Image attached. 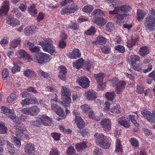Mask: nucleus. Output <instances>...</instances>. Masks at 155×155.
<instances>
[{"instance_id":"f257e3e1","label":"nucleus","mask_w":155,"mask_h":155,"mask_svg":"<svg viewBox=\"0 0 155 155\" xmlns=\"http://www.w3.org/2000/svg\"><path fill=\"white\" fill-rule=\"evenodd\" d=\"M53 42L50 39L45 38L42 42H39L38 44L41 45L43 50L50 53L52 55H54L57 53L55 47L53 45Z\"/></svg>"},{"instance_id":"f03ea898","label":"nucleus","mask_w":155,"mask_h":155,"mask_svg":"<svg viewBox=\"0 0 155 155\" xmlns=\"http://www.w3.org/2000/svg\"><path fill=\"white\" fill-rule=\"evenodd\" d=\"M149 12L152 15L146 18L144 25L146 30L152 31L155 30V9L151 8Z\"/></svg>"},{"instance_id":"7ed1b4c3","label":"nucleus","mask_w":155,"mask_h":155,"mask_svg":"<svg viewBox=\"0 0 155 155\" xmlns=\"http://www.w3.org/2000/svg\"><path fill=\"white\" fill-rule=\"evenodd\" d=\"M61 92V98L64 101V102L61 103V104L64 107L66 108L69 106L70 104L71 103V93L69 89L63 86L62 87Z\"/></svg>"},{"instance_id":"20e7f679","label":"nucleus","mask_w":155,"mask_h":155,"mask_svg":"<svg viewBox=\"0 0 155 155\" xmlns=\"http://www.w3.org/2000/svg\"><path fill=\"white\" fill-rule=\"evenodd\" d=\"M108 83L110 85L114 86L116 85L117 93L118 94H120L125 88V82L124 81H118V79L116 78H114L113 79L110 80Z\"/></svg>"},{"instance_id":"39448f33","label":"nucleus","mask_w":155,"mask_h":155,"mask_svg":"<svg viewBox=\"0 0 155 155\" xmlns=\"http://www.w3.org/2000/svg\"><path fill=\"white\" fill-rule=\"evenodd\" d=\"M131 9V7L129 5H122L120 7H114V9L113 11H109V13L110 15H114L119 12L126 13Z\"/></svg>"},{"instance_id":"423d86ee","label":"nucleus","mask_w":155,"mask_h":155,"mask_svg":"<svg viewBox=\"0 0 155 155\" xmlns=\"http://www.w3.org/2000/svg\"><path fill=\"white\" fill-rule=\"evenodd\" d=\"M94 136L95 137L96 143L97 145H99L102 148H108L109 147L108 144L104 145L103 142L106 140L105 137L104 135L100 133L95 134Z\"/></svg>"},{"instance_id":"0eeeda50","label":"nucleus","mask_w":155,"mask_h":155,"mask_svg":"<svg viewBox=\"0 0 155 155\" xmlns=\"http://www.w3.org/2000/svg\"><path fill=\"white\" fill-rule=\"evenodd\" d=\"M35 59L41 64L49 61L50 60V55L48 54L40 53L36 55Z\"/></svg>"},{"instance_id":"6e6552de","label":"nucleus","mask_w":155,"mask_h":155,"mask_svg":"<svg viewBox=\"0 0 155 155\" xmlns=\"http://www.w3.org/2000/svg\"><path fill=\"white\" fill-rule=\"evenodd\" d=\"M78 9V8L77 5H73L70 8H63L61 11L62 15L69 14L74 13Z\"/></svg>"},{"instance_id":"1a4fd4ad","label":"nucleus","mask_w":155,"mask_h":155,"mask_svg":"<svg viewBox=\"0 0 155 155\" xmlns=\"http://www.w3.org/2000/svg\"><path fill=\"white\" fill-rule=\"evenodd\" d=\"M77 82L82 88H86L89 86L90 81L86 77L82 76L79 78Z\"/></svg>"},{"instance_id":"9d476101","label":"nucleus","mask_w":155,"mask_h":155,"mask_svg":"<svg viewBox=\"0 0 155 155\" xmlns=\"http://www.w3.org/2000/svg\"><path fill=\"white\" fill-rule=\"evenodd\" d=\"M84 95L86 99L90 101L95 100L97 97V95L96 92L93 90H88L85 92Z\"/></svg>"},{"instance_id":"9b49d317","label":"nucleus","mask_w":155,"mask_h":155,"mask_svg":"<svg viewBox=\"0 0 155 155\" xmlns=\"http://www.w3.org/2000/svg\"><path fill=\"white\" fill-rule=\"evenodd\" d=\"M73 113L75 115V121L78 127L79 128H81L84 127V122L80 117L77 115H79L80 114L79 113L77 112V110H75L73 111Z\"/></svg>"},{"instance_id":"f8f14e48","label":"nucleus","mask_w":155,"mask_h":155,"mask_svg":"<svg viewBox=\"0 0 155 155\" xmlns=\"http://www.w3.org/2000/svg\"><path fill=\"white\" fill-rule=\"evenodd\" d=\"M101 124L105 131H109L111 129V122L109 119L102 120L101 122Z\"/></svg>"},{"instance_id":"ddd939ff","label":"nucleus","mask_w":155,"mask_h":155,"mask_svg":"<svg viewBox=\"0 0 155 155\" xmlns=\"http://www.w3.org/2000/svg\"><path fill=\"white\" fill-rule=\"evenodd\" d=\"M9 2L7 0H5L2 4V6L0 8V15L2 16L3 14L6 15L9 9Z\"/></svg>"},{"instance_id":"4468645a","label":"nucleus","mask_w":155,"mask_h":155,"mask_svg":"<svg viewBox=\"0 0 155 155\" xmlns=\"http://www.w3.org/2000/svg\"><path fill=\"white\" fill-rule=\"evenodd\" d=\"M24 149L25 152L30 155L35 152V148L33 144L29 143L26 145Z\"/></svg>"},{"instance_id":"2eb2a0df","label":"nucleus","mask_w":155,"mask_h":155,"mask_svg":"<svg viewBox=\"0 0 155 155\" xmlns=\"http://www.w3.org/2000/svg\"><path fill=\"white\" fill-rule=\"evenodd\" d=\"M92 21L97 25L101 26L104 25L107 22V20L103 17L93 18Z\"/></svg>"},{"instance_id":"dca6fc26","label":"nucleus","mask_w":155,"mask_h":155,"mask_svg":"<svg viewBox=\"0 0 155 155\" xmlns=\"http://www.w3.org/2000/svg\"><path fill=\"white\" fill-rule=\"evenodd\" d=\"M41 124L45 125H49L52 121V119L45 115L39 116Z\"/></svg>"},{"instance_id":"f3484780","label":"nucleus","mask_w":155,"mask_h":155,"mask_svg":"<svg viewBox=\"0 0 155 155\" xmlns=\"http://www.w3.org/2000/svg\"><path fill=\"white\" fill-rule=\"evenodd\" d=\"M6 20L7 23L12 27H15L20 24V22L18 20L12 18V16H7Z\"/></svg>"},{"instance_id":"a211bd4d","label":"nucleus","mask_w":155,"mask_h":155,"mask_svg":"<svg viewBox=\"0 0 155 155\" xmlns=\"http://www.w3.org/2000/svg\"><path fill=\"white\" fill-rule=\"evenodd\" d=\"M59 71V77L61 80L64 81L66 79L65 74L67 73V69L64 66H61L58 67Z\"/></svg>"},{"instance_id":"6ab92c4d","label":"nucleus","mask_w":155,"mask_h":155,"mask_svg":"<svg viewBox=\"0 0 155 155\" xmlns=\"http://www.w3.org/2000/svg\"><path fill=\"white\" fill-rule=\"evenodd\" d=\"M116 15V23L118 25H121L125 21L124 18L126 16V15L125 14H120L118 13Z\"/></svg>"},{"instance_id":"aec40b11","label":"nucleus","mask_w":155,"mask_h":155,"mask_svg":"<svg viewBox=\"0 0 155 155\" xmlns=\"http://www.w3.org/2000/svg\"><path fill=\"white\" fill-rule=\"evenodd\" d=\"M81 54V53L78 49H75L71 52L69 53L68 55L71 58L75 59L80 57Z\"/></svg>"},{"instance_id":"412c9836","label":"nucleus","mask_w":155,"mask_h":155,"mask_svg":"<svg viewBox=\"0 0 155 155\" xmlns=\"http://www.w3.org/2000/svg\"><path fill=\"white\" fill-rule=\"evenodd\" d=\"M141 114L149 121L152 122L153 121V117L151 115V113L150 111L147 110H144L141 112Z\"/></svg>"},{"instance_id":"4be33fe9","label":"nucleus","mask_w":155,"mask_h":155,"mask_svg":"<svg viewBox=\"0 0 155 155\" xmlns=\"http://www.w3.org/2000/svg\"><path fill=\"white\" fill-rule=\"evenodd\" d=\"M139 39L137 36L134 37L133 36H131V40H128L127 42V46L129 48H132L134 45L136 44V42L138 41Z\"/></svg>"},{"instance_id":"5701e85b","label":"nucleus","mask_w":155,"mask_h":155,"mask_svg":"<svg viewBox=\"0 0 155 155\" xmlns=\"http://www.w3.org/2000/svg\"><path fill=\"white\" fill-rule=\"evenodd\" d=\"M36 28L33 25L31 26H27L25 29V33L27 35L30 34L35 33L36 32Z\"/></svg>"},{"instance_id":"b1692460","label":"nucleus","mask_w":155,"mask_h":155,"mask_svg":"<svg viewBox=\"0 0 155 155\" xmlns=\"http://www.w3.org/2000/svg\"><path fill=\"white\" fill-rule=\"evenodd\" d=\"M149 48L146 46L142 47L140 48L139 54L141 56H144L149 53Z\"/></svg>"},{"instance_id":"393cba45","label":"nucleus","mask_w":155,"mask_h":155,"mask_svg":"<svg viewBox=\"0 0 155 155\" xmlns=\"http://www.w3.org/2000/svg\"><path fill=\"white\" fill-rule=\"evenodd\" d=\"M147 14L146 12L141 10H137V19L138 21L142 20Z\"/></svg>"},{"instance_id":"a878e982","label":"nucleus","mask_w":155,"mask_h":155,"mask_svg":"<svg viewBox=\"0 0 155 155\" xmlns=\"http://www.w3.org/2000/svg\"><path fill=\"white\" fill-rule=\"evenodd\" d=\"M31 116L36 115L40 111V109L38 106H34L30 107Z\"/></svg>"},{"instance_id":"bb28decb","label":"nucleus","mask_w":155,"mask_h":155,"mask_svg":"<svg viewBox=\"0 0 155 155\" xmlns=\"http://www.w3.org/2000/svg\"><path fill=\"white\" fill-rule=\"evenodd\" d=\"M24 74L25 76L30 78L35 77L36 75L34 71L28 69H26L25 70Z\"/></svg>"},{"instance_id":"cd10ccee","label":"nucleus","mask_w":155,"mask_h":155,"mask_svg":"<svg viewBox=\"0 0 155 155\" xmlns=\"http://www.w3.org/2000/svg\"><path fill=\"white\" fill-rule=\"evenodd\" d=\"M115 29L114 23L112 22H109L106 25L105 29L106 30L109 32L113 31Z\"/></svg>"},{"instance_id":"c85d7f7f","label":"nucleus","mask_w":155,"mask_h":155,"mask_svg":"<svg viewBox=\"0 0 155 155\" xmlns=\"http://www.w3.org/2000/svg\"><path fill=\"white\" fill-rule=\"evenodd\" d=\"M137 115H130L129 116L130 120L137 127L138 126V124L137 123V120L138 118V116L137 112L136 113Z\"/></svg>"},{"instance_id":"c756f323","label":"nucleus","mask_w":155,"mask_h":155,"mask_svg":"<svg viewBox=\"0 0 155 155\" xmlns=\"http://www.w3.org/2000/svg\"><path fill=\"white\" fill-rule=\"evenodd\" d=\"M94 77L97 83L101 82L105 77V75L103 73H99L94 74Z\"/></svg>"},{"instance_id":"7c9ffc66","label":"nucleus","mask_w":155,"mask_h":155,"mask_svg":"<svg viewBox=\"0 0 155 155\" xmlns=\"http://www.w3.org/2000/svg\"><path fill=\"white\" fill-rule=\"evenodd\" d=\"M57 95L55 94V98L54 99H51V101L52 102L51 104V108L52 110H54L55 112L56 111L58 107L56 104H54L53 103H56L58 102L57 101L58 99L57 98Z\"/></svg>"},{"instance_id":"2f4dec72","label":"nucleus","mask_w":155,"mask_h":155,"mask_svg":"<svg viewBox=\"0 0 155 155\" xmlns=\"http://www.w3.org/2000/svg\"><path fill=\"white\" fill-rule=\"evenodd\" d=\"M28 12L31 15L34 17H35L38 13L37 10L34 5L31 6L28 8Z\"/></svg>"},{"instance_id":"473e14b6","label":"nucleus","mask_w":155,"mask_h":155,"mask_svg":"<svg viewBox=\"0 0 155 155\" xmlns=\"http://www.w3.org/2000/svg\"><path fill=\"white\" fill-rule=\"evenodd\" d=\"M84 63V60L82 58H81L77 61L74 62L73 66L77 69L79 68L82 66Z\"/></svg>"},{"instance_id":"72a5a7b5","label":"nucleus","mask_w":155,"mask_h":155,"mask_svg":"<svg viewBox=\"0 0 155 155\" xmlns=\"http://www.w3.org/2000/svg\"><path fill=\"white\" fill-rule=\"evenodd\" d=\"M18 52L19 54L21 57L23 58H27L28 60L29 61L32 60V58H31L29 54H28L24 50H20L18 51Z\"/></svg>"},{"instance_id":"f704fd0d","label":"nucleus","mask_w":155,"mask_h":155,"mask_svg":"<svg viewBox=\"0 0 155 155\" xmlns=\"http://www.w3.org/2000/svg\"><path fill=\"white\" fill-rule=\"evenodd\" d=\"M85 65L84 69L89 71H90L94 68L93 62L90 60L87 61L85 62Z\"/></svg>"},{"instance_id":"c9c22d12","label":"nucleus","mask_w":155,"mask_h":155,"mask_svg":"<svg viewBox=\"0 0 155 155\" xmlns=\"http://www.w3.org/2000/svg\"><path fill=\"white\" fill-rule=\"evenodd\" d=\"M21 124H18L16 126H15V128L18 131H20L22 133V134H21L22 136L25 137V138H27L28 137V135H26L25 133H23V132H24L26 130L25 128L21 127Z\"/></svg>"},{"instance_id":"e433bc0d","label":"nucleus","mask_w":155,"mask_h":155,"mask_svg":"<svg viewBox=\"0 0 155 155\" xmlns=\"http://www.w3.org/2000/svg\"><path fill=\"white\" fill-rule=\"evenodd\" d=\"M87 147L86 143L85 142L77 143L75 146L76 149L78 151H81Z\"/></svg>"},{"instance_id":"4c0bfd02","label":"nucleus","mask_w":155,"mask_h":155,"mask_svg":"<svg viewBox=\"0 0 155 155\" xmlns=\"http://www.w3.org/2000/svg\"><path fill=\"white\" fill-rule=\"evenodd\" d=\"M21 42V39L20 38L14 39L10 43L11 47L15 48H16L20 44Z\"/></svg>"},{"instance_id":"58836bf2","label":"nucleus","mask_w":155,"mask_h":155,"mask_svg":"<svg viewBox=\"0 0 155 155\" xmlns=\"http://www.w3.org/2000/svg\"><path fill=\"white\" fill-rule=\"evenodd\" d=\"M130 58L131 65L134 64L137 61H139L140 59V56L136 55H131Z\"/></svg>"},{"instance_id":"ea45409f","label":"nucleus","mask_w":155,"mask_h":155,"mask_svg":"<svg viewBox=\"0 0 155 155\" xmlns=\"http://www.w3.org/2000/svg\"><path fill=\"white\" fill-rule=\"evenodd\" d=\"M105 96L108 101H111L115 97V94L114 91L107 92L105 94Z\"/></svg>"},{"instance_id":"a19ab883","label":"nucleus","mask_w":155,"mask_h":155,"mask_svg":"<svg viewBox=\"0 0 155 155\" xmlns=\"http://www.w3.org/2000/svg\"><path fill=\"white\" fill-rule=\"evenodd\" d=\"M119 123L124 127L128 128L130 126V123L129 121L124 120H122L121 118L118 119Z\"/></svg>"},{"instance_id":"79ce46f5","label":"nucleus","mask_w":155,"mask_h":155,"mask_svg":"<svg viewBox=\"0 0 155 155\" xmlns=\"http://www.w3.org/2000/svg\"><path fill=\"white\" fill-rule=\"evenodd\" d=\"M92 16H103L105 15L104 12L101 9H97L94 10L92 13Z\"/></svg>"},{"instance_id":"37998d69","label":"nucleus","mask_w":155,"mask_h":155,"mask_svg":"<svg viewBox=\"0 0 155 155\" xmlns=\"http://www.w3.org/2000/svg\"><path fill=\"white\" fill-rule=\"evenodd\" d=\"M130 142L132 146L135 148H137L139 145L138 140L134 138H131L130 140Z\"/></svg>"},{"instance_id":"c03bdc74","label":"nucleus","mask_w":155,"mask_h":155,"mask_svg":"<svg viewBox=\"0 0 155 155\" xmlns=\"http://www.w3.org/2000/svg\"><path fill=\"white\" fill-rule=\"evenodd\" d=\"M16 97V93L13 92L11 93L10 95L7 97V101L8 102L12 103L15 99Z\"/></svg>"},{"instance_id":"a18cd8bd","label":"nucleus","mask_w":155,"mask_h":155,"mask_svg":"<svg viewBox=\"0 0 155 155\" xmlns=\"http://www.w3.org/2000/svg\"><path fill=\"white\" fill-rule=\"evenodd\" d=\"M79 28V25L76 22H71L68 25V28L70 29L72 31H77Z\"/></svg>"},{"instance_id":"49530a36","label":"nucleus","mask_w":155,"mask_h":155,"mask_svg":"<svg viewBox=\"0 0 155 155\" xmlns=\"http://www.w3.org/2000/svg\"><path fill=\"white\" fill-rule=\"evenodd\" d=\"M107 39L102 36H100L97 37V42L101 45L105 44L106 42Z\"/></svg>"},{"instance_id":"de8ad7c7","label":"nucleus","mask_w":155,"mask_h":155,"mask_svg":"<svg viewBox=\"0 0 155 155\" xmlns=\"http://www.w3.org/2000/svg\"><path fill=\"white\" fill-rule=\"evenodd\" d=\"M81 107L82 110L85 113H87L92 111V109L91 107L87 104H83L81 106Z\"/></svg>"},{"instance_id":"09e8293b","label":"nucleus","mask_w":155,"mask_h":155,"mask_svg":"<svg viewBox=\"0 0 155 155\" xmlns=\"http://www.w3.org/2000/svg\"><path fill=\"white\" fill-rule=\"evenodd\" d=\"M93 7L91 5H88L84 6L82 9L84 12L87 13H90L93 10Z\"/></svg>"},{"instance_id":"8fccbe9b","label":"nucleus","mask_w":155,"mask_h":155,"mask_svg":"<svg viewBox=\"0 0 155 155\" xmlns=\"http://www.w3.org/2000/svg\"><path fill=\"white\" fill-rule=\"evenodd\" d=\"M95 28L93 26H91L90 28L85 32V34L87 35H93L96 32Z\"/></svg>"},{"instance_id":"3c124183","label":"nucleus","mask_w":155,"mask_h":155,"mask_svg":"<svg viewBox=\"0 0 155 155\" xmlns=\"http://www.w3.org/2000/svg\"><path fill=\"white\" fill-rule=\"evenodd\" d=\"M7 115L8 117L12 120H14L16 117V115L15 113L14 110L13 109H10L8 114H7Z\"/></svg>"},{"instance_id":"603ef678","label":"nucleus","mask_w":155,"mask_h":155,"mask_svg":"<svg viewBox=\"0 0 155 155\" xmlns=\"http://www.w3.org/2000/svg\"><path fill=\"white\" fill-rule=\"evenodd\" d=\"M12 138L17 146L18 147H20L21 145L20 138L19 137H16L13 136H12Z\"/></svg>"},{"instance_id":"864d4df0","label":"nucleus","mask_w":155,"mask_h":155,"mask_svg":"<svg viewBox=\"0 0 155 155\" xmlns=\"http://www.w3.org/2000/svg\"><path fill=\"white\" fill-rule=\"evenodd\" d=\"M122 146L121 144L120 140L117 139L116 142V150L115 151L119 152L122 150Z\"/></svg>"},{"instance_id":"5fc2aeb1","label":"nucleus","mask_w":155,"mask_h":155,"mask_svg":"<svg viewBox=\"0 0 155 155\" xmlns=\"http://www.w3.org/2000/svg\"><path fill=\"white\" fill-rule=\"evenodd\" d=\"M9 73L8 70L7 68H4L2 71V75L3 80H6L8 76Z\"/></svg>"},{"instance_id":"6e6d98bb","label":"nucleus","mask_w":155,"mask_h":155,"mask_svg":"<svg viewBox=\"0 0 155 155\" xmlns=\"http://www.w3.org/2000/svg\"><path fill=\"white\" fill-rule=\"evenodd\" d=\"M114 48L120 53H123L125 51V48L124 47L121 45H117L114 47Z\"/></svg>"},{"instance_id":"4d7b16f0","label":"nucleus","mask_w":155,"mask_h":155,"mask_svg":"<svg viewBox=\"0 0 155 155\" xmlns=\"http://www.w3.org/2000/svg\"><path fill=\"white\" fill-rule=\"evenodd\" d=\"M31 123L33 125L37 127L40 126V124H41L39 116L37 117L36 120L32 121L31 122Z\"/></svg>"},{"instance_id":"13d9d810","label":"nucleus","mask_w":155,"mask_h":155,"mask_svg":"<svg viewBox=\"0 0 155 155\" xmlns=\"http://www.w3.org/2000/svg\"><path fill=\"white\" fill-rule=\"evenodd\" d=\"M55 112L57 114L63 118H65L66 115V114L65 115L64 113L63 110L60 108H58Z\"/></svg>"},{"instance_id":"bf43d9fd","label":"nucleus","mask_w":155,"mask_h":155,"mask_svg":"<svg viewBox=\"0 0 155 155\" xmlns=\"http://www.w3.org/2000/svg\"><path fill=\"white\" fill-rule=\"evenodd\" d=\"M67 153L68 155H74L75 153V150L73 147H69L67 151Z\"/></svg>"},{"instance_id":"052dcab7","label":"nucleus","mask_w":155,"mask_h":155,"mask_svg":"<svg viewBox=\"0 0 155 155\" xmlns=\"http://www.w3.org/2000/svg\"><path fill=\"white\" fill-rule=\"evenodd\" d=\"M8 151L10 154L12 155H18L19 153L18 150L15 148L9 149Z\"/></svg>"},{"instance_id":"680f3d73","label":"nucleus","mask_w":155,"mask_h":155,"mask_svg":"<svg viewBox=\"0 0 155 155\" xmlns=\"http://www.w3.org/2000/svg\"><path fill=\"white\" fill-rule=\"evenodd\" d=\"M7 128L2 122H0V134H4L7 132Z\"/></svg>"},{"instance_id":"e2e57ef3","label":"nucleus","mask_w":155,"mask_h":155,"mask_svg":"<svg viewBox=\"0 0 155 155\" xmlns=\"http://www.w3.org/2000/svg\"><path fill=\"white\" fill-rule=\"evenodd\" d=\"M120 109V106L119 105H117L115 106H114L113 108L111 109L110 111L112 113L118 114L120 113V111L119 110Z\"/></svg>"},{"instance_id":"0e129e2a","label":"nucleus","mask_w":155,"mask_h":155,"mask_svg":"<svg viewBox=\"0 0 155 155\" xmlns=\"http://www.w3.org/2000/svg\"><path fill=\"white\" fill-rule=\"evenodd\" d=\"M19 111H20L23 114L31 115L30 107L28 108H24L22 109L20 108Z\"/></svg>"},{"instance_id":"69168bd1","label":"nucleus","mask_w":155,"mask_h":155,"mask_svg":"<svg viewBox=\"0 0 155 155\" xmlns=\"http://www.w3.org/2000/svg\"><path fill=\"white\" fill-rule=\"evenodd\" d=\"M37 72L39 75L41 76L44 78H48L49 76L48 74V73L44 72L41 69L38 70Z\"/></svg>"},{"instance_id":"338daca9","label":"nucleus","mask_w":155,"mask_h":155,"mask_svg":"<svg viewBox=\"0 0 155 155\" xmlns=\"http://www.w3.org/2000/svg\"><path fill=\"white\" fill-rule=\"evenodd\" d=\"M51 135L56 141L59 140H60L61 135L60 134L57 133H53L51 134Z\"/></svg>"},{"instance_id":"774afa93","label":"nucleus","mask_w":155,"mask_h":155,"mask_svg":"<svg viewBox=\"0 0 155 155\" xmlns=\"http://www.w3.org/2000/svg\"><path fill=\"white\" fill-rule=\"evenodd\" d=\"M59 152L56 148H52L50 151L49 155H59Z\"/></svg>"}]
</instances>
